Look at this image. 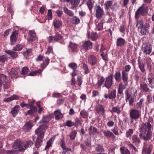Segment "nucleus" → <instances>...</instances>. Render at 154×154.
Masks as SVG:
<instances>
[{
  "mask_svg": "<svg viewBox=\"0 0 154 154\" xmlns=\"http://www.w3.org/2000/svg\"><path fill=\"white\" fill-rule=\"evenodd\" d=\"M151 127L150 121L149 120H148L145 123L142 124L139 129V136L141 139L147 141L151 139L152 135Z\"/></svg>",
  "mask_w": 154,
  "mask_h": 154,
  "instance_id": "obj_1",
  "label": "nucleus"
},
{
  "mask_svg": "<svg viewBox=\"0 0 154 154\" xmlns=\"http://www.w3.org/2000/svg\"><path fill=\"white\" fill-rule=\"evenodd\" d=\"M48 122L44 121L43 124L40 125L35 131V134L38 136L35 143V146L37 148H39L42 145L45 133L48 128Z\"/></svg>",
  "mask_w": 154,
  "mask_h": 154,
  "instance_id": "obj_2",
  "label": "nucleus"
},
{
  "mask_svg": "<svg viewBox=\"0 0 154 154\" xmlns=\"http://www.w3.org/2000/svg\"><path fill=\"white\" fill-rule=\"evenodd\" d=\"M33 144V143L31 140H25L22 142L20 140L15 141L13 146V148L20 152H23L28 147H31Z\"/></svg>",
  "mask_w": 154,
  "mask_h": 154,
  "instance_id": "obj_3",
  "label": "nucleus"
},
{
  "mask_svg": "<svg viewBox=\"0 0 154 154\" xmlns=\"http://www.w3.org/2000/svg\"><path fill=\"white\" fill-rule=\"evenodd\" d=\"M149 11L148 7L146 6V3H143L137 9L135 12L134 17L138 20L141 16H145L147 14Z\"/></svg>",
  "mask_w": 154,
  "mask_h": 154,
  "instance_id": "obj_4",
  "label": "nucleus"
},
{
  "mask_svg": "<svg viewBox=\"0 0 154 154\" xmlns=\"http://www.w3.org/2000/svg\"><path fill=\"white\" fill-rule=\"evenodd\" d=\"M113 74H111L105 78L103 87L109 89L113 86Z\"/></svg>",
  "mask_w": 154,
  "mask_h": 154,
  "instance_id": "obj_5",
  "label": "nucleus"
},
{
  "mask_svg": "<svg viewBox=\"0 0 154 154\" xmlns=\"http://www.w3.org/2000/svg\"><path fill=\"white\" fill-rule=\"evenodd\" d=\"M95 15L98 20L101 19L104 14V12L103 9L99 5H96L94 8Z\"/></svg>",
  "mask_w": 154,
  "mask_h": 154,
  "instance_id": "obj_6",
  "label": "nucleus"
},
{
  "mask_svg": "<svg viewBox=\"0 0 154 154\" xmlns=\"http://www.w3.org/2000/svg\"><path fill=\"white\" fill-rule=\"evenodd\" d=\"M93 43L90 41H83L81 46V50L84 53L87 52L89 50L92 49Z\"/></svg>",
  "mask_w": 154,
  "mask_h": 154,
  "instance_id": "obj_7",
  "label": "nucleus"
},
{
  "mask_svg": "<svg viewBox=\"0 0 154 154\" xmlns=\"http://www.w3.org/2000/svg\"><path fill=\"white\" fill-rule=\"evenodd\" d=\"M141 116V112L135 109H131L130 111V116L131 119L136 120Z\"/></svg>",
  "mask_w": 154,
  "mask_h": 154,
  "instance_id": "obj_8",
  "label": "nucleus"
},
{
  "mask_svg": "<svg viewBox=\"0 0 154 154\" xmlns=\"http://www.w3.org/2000/svg\"><path fill=\"white\" fill-rule=\"evenodd\" d=\"M152 47L151 45L147 43H143L142 50L146 54H149L152 51Z\"/></svg>",
  "mask_w": 154,
  "mask_h": 154,
  "instance_id": "obj_9",
  "label": "nucleus"
},
{
  "mask_svg": "<svg viewBox=\"0 0 154 154\" xmlns=\"http://www.w3.org/2000/svg\"><path fill=\"white\" fill-rule=\"evenodd\" d=\"M69 68L73 70L72 76H75L78 73L79 71L77 69L78 66L77 63L74 62L70 63L68 65Z\"/></svg>",
  "mask_w": 154,
  "mask_h": 154,
  "instance_id": "obj_10",
  "label": "nucleus"
},
{
  "mask_svg": "<svg viewBox=\"0 0 154 154\" xmlns=\"http://www.w3.org/2000/svg\"><path fill=\"white\" fill-rule=\"evenodd\" d=\"M88 61L89 64L91 66H94L98 63L97 59L94 55H89L88 57Z\"/></svg>",
  "mask_w": 154,
  "mask_h": 154,
  "instance_id": "obj_11",
  "label": "nucleus"
},
{
  "mask_svg": "<svg viewBox=\"0 0 154 154\" xmlns=\"http://www.w3.org/2000/svg\"><path fill=\"white\" fill-rule=\"evenodd\" d=\"M103 97L106 100L108 98L109 99H115L116 97V90L114 89L112 91H109V94H105Z\"/></svg>",
  "mask_w": 154,
  "mask_h": 154,
  "instance_id": "obj_12",
  "label": "nucleus"
},
{
  "mask_svg": "<svg viewBox=\"0 0 154 154\" xmlns=\"http://www.w3.org/2000/svg\"><path fill=\"white\" fill-rule=\"evenodd\" d=\"M122 80L125 85H127L128 84L129 82V76L128 73L126 72L125 71L123 70L122 71L121 73Z\"/></svg>",
  "mask_w": 154,
  "mask_h": 154,
  "instance_id": "obj_13",
  "label": "nucleus"
},
{
  "mask_svg": "<svg viewBox=\"0 0 154 154\" xmlns=\"http://www.w3.org/2000/svg\"><path fill=\"white\" fill-rule=\"evenodd\" d=\"M140 90L144 92L147 93L151 92L152 90L149 88L147 84L144 82L141 83L140 84Z\"/></svg>",
  "mask_w": 154,
  "mask_h": 154,
  "instance_id": "obj_14",
  "label": "nucleus"
},
{
  "mask_svg": "<svg viewBox=\"0 0 154 154\" xmlns=\"http://www.w3.org/2000/svg\"><path fill=\"white\" fill-rule=\"evenodd\" d=\"M29 38L28 42H32L36 40V33L34 30H30L28 32Z\"/></svg>",
  "mask_w": 154,
  "mask_h": 154,
  "instance_id": "obj_15",
  "label": "nucleus"
},
{
  "mask_svg": "<svg viewBox=\"0 0 154 154\" xmlns=\"http://www.w3.org/2000/svg\"><path fill=\"white\" fill-rule=\"evenodd\" d=\"M33 126V122L31 120L26 122L23 127V129L25 132H28Z\"/></svg>",
  "mask_w": 154,
  "mask_h": 154,
  "instance_id": "obj_16",
  "label": "nucleus"
},
{
  "mask_svg": "<svg viewBox=\"0 0 154 154\" xmlns=\"http://www.w3.org/2000/svg\"><path fill=\"white\" fill-rule=\"evenodd\" d=\"M138 63V67L140 70L143 73H146V69H145V62H143L142 60H141L139 59L137 60Z\"/></svg>",
  "mask_w": 154,
  "mask_h": 154,
  "instance_id": "obj_17",
  "label": "nucleus"
},
{
  "mask_svg": "<svg viewBox=\"0 0 154 154\" xmlns=\"http://www.w3.org/2000/svg\"><path fill=\"white\" fill-rule=\"evenodd\" d=\"M78 46V45L77 44L73 43L72 42H70L69 47L74 54H75L78 52L79 51Z\"/></svg>",
  "mask_w": 154,
  "mask_h": 154,
  "instance_id": "obj_18",
  "label": "nucleus"
},
{
  "mask_svg": "<svg viewBox=\"0 0 154 154\" xmlns=\"http://www.w3.org/2000/svg\"><path fill=\"white\" fill-rule=\"evenodd\" d=\"M125 44V39L121 37L117 38L116 42V46L117 47H123Z\"/></svg>",
  "mask_w": 154,
  "mask_h": 154,
  "instance_id": "obj_19",
  "label": "nucleus"
},
{
  "mask_svg": "<svg viewBox=\"0 0 154 154\" xmlns=\"http://www.w3.org/2000/svg\"><path fill=\"white\" fill-rule=\"evenodd\" d=\"M102 132L104 134V136L108 138H114L115 137V136L114 134L112 132L108 130H103Z\"/></svg>",
  "mask_w": 154,
  "mask_h": 154,
  "instance_id": "obj_20",
  "label": "nucleus"
},
{
  "mask_svg": "<svg viewBox=\"0 0 154 154\" xmlns=\"http://www.w3.org/2000/svg\"><path fill=\"white\" fill-rule=\"evenodd\" d=\"M132 143L135 145H138L141 142L140 137L137 134H134L131 137Z\"/></svg>",
  "mask_w": 154,
  "mask_h": 154,
  "instance_id": "obj_21",
  "label": "nucleus"
},
{
  "mask_svg": "<svg viewBox=\"0 0 154 154\" xmlns=\"http://www.w3.org/2000/svg\"><path fill=\"white\" fill-rule=\"evenodd\" d=\"M88 132L90 135L93 137L95 134H98V131L96 128L91 126L88 129Z\"/></svg>",
  "mask_w": 154,
  "mask_h": 154,
  "instance_id": "obj_22",
  "label": "nucleus"
},
{
  "mask_svg": "<svg viewBox=\"0 0 154 154\" xmlns=\"http://www.w3.org/2000/svg\"><path fill=\"white\" fill-rule=\"evenodd\" d=\"M54 27L55 29H59L62 25V22L61 20L57 18L54 19L53 22Z\"/></svg>",
  "mask_w": 154,
  "mask_h": 154,
  "instance_id": "obj_23",
  "label": "nucleus"
},
{
  "mask_svg": "<svg viewBox=\"0 0 154 154\" xmlns=\"http://www.w3.org/2000/svg\"><path fill=\"white\" fill-rule=\"evenodd\" d=\"M149 27V24L148 23H145L144 27L140 28V32L142 35H146L148 32V30Z\"/></svg>",
  "mask_w": 154,
  "mask_h": 154,
  "instance_id": "obj_24",
  "label": "nucleus"
},
{
  "mask_svg": "<svg viewBox=\"0 0 154 154\" xmlns=\"http://www.w3.org/2000/svg\"><path fill=\"white\" fill-rule=\"evenodd\" d=\"M18 34V31L17 30H15L12 33L10 36V41L11 42H15L16 41Z\"/></svg>",
  "mask_w": 154,
  "mask_h": 154,
  "instance_id": "obj_25",
  "label": "nucleus"
},
{
  "mask_svg": "<svg viewBox=\"0 0 154 154\" xmlns=\"http://www.w3.org/2000/svg\"><path fill=\"white\" fill-rule=\"evenodd\" d=\"M18 69H17L12 68L11 71L9 72V75L11 79L16 78L17 77Z\"/></svg>",
  "mask_w": 154,
  "mask_h": 154,
  "instance_id": "obj_26",
  "label": "nucleus"
},
{
  "mask_svg": "<svg viewBox=\"0 0 154 154\" xmlns=\"http://www.w3.org/2000/svg\"><path fill=\"white\" fill-rule=\"evenodd\" d=\"M94 2H95L94 0H88L86 2V4L87 6L90 13L92 12Z\"/></svg>",
  "mask_w": 154,
  "mask_h": 154,
  "instance_id": "obj_27",
  "label": "nucleus"
},
{
  "mask_svg": "<svg viewBox=\"0 0 154 154\" xmlns=\"http://www.w3.org/2000/svg\"><path fill=\"white\" fill-rule=\"evenodd\" d=\"M20 106L18 105L15 106L11 109V113L13 117H15L19 112Z\"/></svg>",
  "mask_w": 154,
  "mask_h": 154,
  "instance_id": "obj_28",
  "label": "nucleus"
},
{
  "mask_svg": "<svg viewBox=\"0 0 154 154\" xmlns=\"http://www.w3.org/2000/svg\"><path fill=\"white\" fill-rule=\"evenodd\" d=\"M97 111L98 113L100 114L102 116L105 115V110L102 105H99L98 106L97 108Z\"/></svg>",
  "mask_w": 154,
  "mask_h": 154,
  "instance_id": "obj_29",
  "label": "nucleus"
},
{
  "mask_svg": "<svg viewBox=\"0 0 154 154\" xmlns=\"http://www.w3.org/2000/svg\"><path fill=\"white\" fill-rule=\"evenodd\" d=\"M6 53L11 56L12 59H15L18 57V54L17 52L12 51L11 50H6L5 51Z\"/></svg>",
  "mask_w": 154,
  "mask_h": 154,
  "instance_id": "obj_30",
  "label": "nucleus"
},
{
  "mask_svg": "<svg viewBox=\"0 0 154 154\" xmlns=\"http://www.w3.org/2000/svg\"><path fill=\"white\" fill-rule=\"evenodd\" d=\"M50 59L48 57H46L44 60H43V62L41 64V69H43L48 65L49 63Z\"/></svg>",
  "mask_w": 154,
  "mask_h": 154,
  "instance_id": "obj_31",
  "label": "nucleus"
},
{
  "mask_svg": "<svg viewBox=\"0 0 154 154\" xmlns=\"http://www.w3.org/2000/svg\"><path fill=\"white\" fill-rule=\"evenodd\" d=\"M54 114L55 116V119L57 120L61 119L63 117V115L59 109L55 110L54 111Z\"/></svg>",
  "mask_w": 154,
  "mask_h": 154,
  "instance_id": "obj_32",
  "label": "nucleus"
},
{
  "mask_svg": "<svg viewBox=\"0 0 154 154\" xmlns=\"http://www.w3.org/2000/svg\"><path fill=\"white\" fill-rule=\"evenodd\" d=\"M81 2V0H71L70 4L71 5V8L74 9L77 7Z\"/></svg>",
  "mask_w": 154,
  "mask_h": 154,
  "instance_id": "obj_33",
  "label": "nucleus"
},
{
  "mask_svg": "<svg viewBox=\"0 0 154 154\" xmlns=\"http://www.w3.org/2000/svg\"><path fill=\"white\" fill-rule=\"evenodd\" d=\"M114 77L116 82H120L122 80V76L121 72L119 71H117L116 72Z\"/></svg>",
  "mask_w": 154,
  "mask_h": 154,
  "instance_id": "obj_34",
  "label": "nucleus"
},
{
  "mask_svg": "<svg viewBox=\"0 0 154 154\" xmlns=\"http://www.w3.org/2000/svg\"><path fill=\"white\" fill-rule=\"evenodd\" d=\"M19 98L17 95L14 94L9 97L5 98L4 100L5 102H9L14 100H18Z\"/></svg>",
  "mask_w": 154,
  "mask_h": 154,
  "instance_id": "obj_35",
  "label": "nucleus"
},
{
  "mask_svg": "<svg viewBox=\"0 0 154 154\" xmlns=\"http://www.w3.org/2000/svg\"><path fill=\"white\" fill-rule=\"evenodd\" d=\"M153 145L150 144H149L147 148H144L143 149V151L146 154H151L152 150Z\"/></svg>",
  "mask_w": 154,
  "mask_h": 154,
  "instance_id": "obj_36",
  "label": "nucleus"
},
{
  "mask_svg": "<svg viewBox=\"0 0 154 154\" xmlns=\"http://www.w3.org/2000/svg\"><path fill=\"white\" fill-rule=\"evenodd\" d=\"M37 112V109H30L26 113L25 115L27 116L28 115L32 116L34 115Z\"/></svg>",
  "mask_w": 154,
  "mask_h": 154,
  "instance_id": "obj_37",
  "label": "nucleus"
},
{
  "mask_svg": "<svg viewBox=\"0 0 154 154\" xmlns=\"http://www.w3.org/2000/svg\"><path fill=\"white\" fill-rule=\"evenodd\" d=\"M120 109V107L118 106H114L112 108L111 110H110V112L112 113H116L118 115L122 112Z\"/></svg>",
  "mask_w": 154,
  "mask_h": 154,
  "instance_id": "obj_38",
  "label": "nucleus"
},
{
  "mask_svg": "<svg viewBox=\"0 0 154 154\" xmlns=\"http://www.w3.org/2000/svg\"><path fill=\"white\" fill-rule=\"evenodd\" d=\"M121 154H130V152L128 149L124 146H122L120 148Z\"/></svg>",
  "mask_w": 154,
  "mask_h": 154,
  "instance_id": "obj_39",
  "label": "nucleus"
},
{
  "mask_svg": "<svg viewBox=\"0 0 154 154\" xmlns=\"http://www.w3.org/2000/svg\"><path fill=\"white\" fill-rule=\"evenodd\" d=\"M64 12L70 17H73L74 13L72 11L69 10L66 7H64L63 8Z\"/></svg>",
  "mask_w": 154,
  "mask_h": 154,
  "instance_id": "obj_40",
  "label": "nucleus"
},
{
  "mask_svg": "<svg viewBox=\"0 0 154 154\" xmlns=\"http://www.w3.org/2000/svg\"><path fill=\"white\" fill-rule=\"evenodd\" d=\"M7 81V76L3 74H0V86Z\"/></svg>",
  "mask_w": 154,
  "mask_h": 154,
  "instance_id": "obj_41",
  "label": "nucleus"
},
{
  "mask_svg": "<svg viewBox=\"0 0 154 154\" xmlns=\"http://www.w3.org/2000/svg\"><path fill=\"white\" fill-rule=\"evenodd\" d=\"M55 35L53 36L54 41L55 42H57L62 38L63 37L58 32H56Z\"/></svg>",
  "mask_w": 154,
  "mask_h": 154,
  "instance_id": "obj_42",
  "label": "nucleus"
},
{
  "mask_svg": "<svg viewBox=\"0 0 154 154\" xmlns=\"http://www.w3.org/2000/svg\"><path fill=\"white\" fill-rule=\"evenodd\" d=\"M148 80L149 84H148L149 87L152 89L154 88V78L149 77Z\"/></svg>",
  "mask_w": 154,
  "mask_h": 154,
  "instance_id": "obj_43",
  "label": "nucleus"
},
{
  "mask_svg": "<svg viewBox=\"0 0 154 154\" xmlns=\"http://www.w3.org/2000/svg\"><path fill=\"white\" fill-rule=\"evenodd\" d=\"M105 79L103 76H101L98 79V81L97 83L98 88L101 87V85L104 82Z\"/></svg>",
  "mask_w": 154,
  "mask_h": 154,
  "instance_id": "obj_44",
  "label": "nucleus"
},
{
  "mask_svg": "<svg viewBox=\"0 0 154 154\" xmlns=\"http://www.w3.org/2000/svg\"><path fill=\"white\" fill-rule=\"evenodd\" d=\"M112 4V1H106L104 4L105 9L106 11L109 9Z\"/></svg>",
  "mask_w": 154,
  "mask_h": 154,
  "instance_id": "obj_45",
  "label": "nucleus"
},
{
  "mask_svg": "<svg viewBox=\"0 0 154 154\" xmlns=\"http://www.w3.org/2000/svg\"><path fill=\"white\" fill-rule=\"evenodd\" d=\"M29 72V69L27 66H25L21 69V70L20 72L21 74L25 75L27 74Z\"/></svg>",
  "mask_w": 154,
  "mask_h": 154,
  "instance_id": "obj_46",
  "label": "nucleus"
},
{
  "mask_svg": "<svg viewBox=\"0 0 154 154\" xmlns=\"http://www.w3.org/2000/svg\"><path fill=\"white\" fill-rule=\"evenodd\" d=\"M95 149L97 152H99V154L104 151L103 146L100 144L97 145Z\"/></svg>",
  "mask_w": 154,
  "mask_h": 154,
  "instance_id": "obj_47",
  "label": "nucleus"
},
{
  "mask_svg": "<svg viewBox=\"0 0 154 154\" xmlns=\"http://www.w3.org/2000/svg\"><path fill=\"white\" fill-rule=\"evenodd\" d=\"M136 27L138 29H140L144 26V22L142 20H137V21Z\"/></svg>",
  "mask_w": 154,
  "mask_h": 154,
  "instance_id": "obj_48",
  "label": "nucleus"
},
{
  "mask_svg": "<svg viewBox=\"0 0 154 154\" xmlns=\"http://www.w3.org/2000/svg\"><path fill=\"white\" fill-rule=\"evenodd\" d=\"M144 100V99L143 98H141L140 99L139 102L137 103L135 105L137 109H141V108Z\"/></svg>",
  "mask_w": 154,
  "mask_h": 154,
  "instance_id": "obj_49",
  "label": "nucleus"
},
{
  "mask_svg": "<svg viewBox=\"0 0 154 154\" xmlns=\"http://www.w3.org/2000/svg\"><path fill=\"white\" fill-rule=\"evenodd\" d=\"M98 37V35L96 32H92L90 35V38L93 41H96Z\"/></svg>",
  "mask_w": 154,
  "mask_h": 154,
  "instance_id": "obj_50",
  "label": "nucleus"
},
{
  "mask_svg": "<svg viewBox=\"0 0 154 154\" xmlns=\"http://www.w3.org/2000/svg\"><path fill=\"white\" fill-rule=\"evenodd\" d=\"M73 123L74 126L76 128H77L79 126L81 125L82 124L80 119L78 118H75V122H73Z\"/></svg>",
  "mask_w": 154,
  "mask_h": 154,
  "instance_id": "obj_51",
  "label": "nucleus"
},
{
  "mask_svg": "<svg viewBox=\"0 0 154 154\" xmlns=\"http://www.w3.org/2000/svg\"><path fill=\"white\" fill-rule=\"evenodd\" d=\"M42 70L41 69H39L37 70H35L33 72H31L29 74V75L30 76H34L41 73L42 72Z\"/></svg>",
  "mask_w": 154,
  "mask_h": 154,
  "instance_id": "obj_52",
  "label": "nucleus"
},
{
  "mask_svg": "<svg viewBox=\"0 0 154 154\" xmlns=\"http://www.w3.org/2000/svg\"><path fill=\"white\" fill-rule=\"evenodd\" d=\"M83 69L84 70V73L85 74H88L90 72V70L88 65L85 63L83 64Z\"/></svg>",
  "mask_w": 154,
  "mask_h": 154,
  "instance_id": "obj_53",
  "label": "nucleus"
},
{
  "mask_svg": "<svg viewBox=\"0 0 154 154\" xmlns=\"http://www.w3.org/2000/svg\"><path fill=\"white\" fill-rule=\"evenodd\" d=\"M80 114L83 118H87L88 116V113L85 109L82 110Z\"/></svg>",
  "mask_w": 154,
  "mask_h": 154,
  "instance_id": "obj_54",
  "label": "nucleus"
},
{
  "mask_svg": "<svg viewBox=\"0 0 154 154\" xmlns=\"http://www.w3.org/2000/svg\"><path fill=\"white\" fill-rule=\"evenodd\" d=\"M23 46L22 45H17L13 47V50L15 51H20L23 49Z\"/></svg>",
  "mask_w": 154,
  "mask_h": 154,
  "instance_id": "obj_55",
  "label": "nucleus"
},
{
  "mask_svg": "<svg viewBox=\"0 0 154 154\" xmlns=\"http://www.w3.org/2000/svg\"><path fill=\"white\" fill-rule=\"evenodd\" d=\"M73 23L75 25L79 24L80 23V19L76 16H73L72 19Z\"/></svg>",
  "mask_w": 154,
  "mask_h": 154,
  "instance_id": "obj_56",
  "label": "nucleus"
},
{
  "mask_svg": "<svg viewBox=\"0 0 154 154\" xmlns=\"http://www.w3.org/2000/svg\"><path fill=\"white\" fill-rule=\"evenodd\" d=\"M61 141L62 142L61 144H60L61 148L64 150L66 151H71V149L66 147L65 146V144L63 142L64 141L63 139L61 140Z\"/></svg>",
  "mask_w": 154,
  "mask_h": 154,
  "instance_id": "obj_57",
  "label": "nucleus"
},
{
  "mask_svg": "<svg viewBox=\"0 0 154 154\" xmlns=\"http://www.w3.org/2000/svg\"><path fill=\"white\" fill-rule=\"evenodd\" d=\"M133 130L132 129H130L127 131L125 134V137L127 138L130 137L133 133Z\"/></svg>",
  "mask_w": 154,
  "mask_h": 154,
  "instance_id": "obj_58",
  "label": "nucleus"
},
{
  "mask_svg": "<svg viewBox=\"0 0 154 154\" xmlns=\"http://www.w3.org/2000/svg\"><path fill=\"white\" fill-rule=\"evenodd\" d=\"M128 145L131 149H132L133 151V150H134V152H136L138 150L134 145L131 143L130 142H129L128 144Z\"/></svg>",
  "mask_w": 154,
  "mask_h": 154,
  "instance_id": "obj_59",
  "label": "nucleus"
},
{
  "mask_svg": "<svg viewBox=\"0 0 154 154\" xmlns=\"http://www.w3.org/2000/svg\"><path fill=\"white\" fill-rule=\"evenodd\" d=\"M125 94L126 96L125 97V101L126 102L128 101V100L129 99L132 97L131 95L130 94L128 90H126L125 92Z\"/></svg>",
  "mask_w": 154,
  "mask_h": 154,
  "instance_id": "obj_60",
  "label": "nucleus"
},
{
  "mask_svg": "<svg viewBox=\"0 0 154 154\" xmlns=\"http://www.w3.org/2000/svg\"><path fill=\"white\" fill-rule=\"evenodd\" d=\"M77 134V131L75 130L73 131L70 133V137L71 140H74Z\"/></svg>",
  "mask_w": 154,
  "mask_h": 154,
  "instance_id": "obj_61",
  "label": "nucleus"
},
{
  "mask_svg": "<svg viewBox=\"0 0 154 154\" xmlns=\"http://www.w3.org/2000/svg\"><path fill=\"white\" fill-rule=\"evenodd\" d=\"M82 82V78L79 76H78L76 81V83L78 86L80 87Z\"/></svg>",
  "mask_w": 154,
  "mask_h": 154,
  "instance_id": "obj_62",
  "label": "nucleus"
},
{
  "mask_svg": "<svg viewBox=\"0 0 154 154\" xmlns=\"http://www.w3.org/2000/svg\"><path fill=\"white\" fill-rule=\"evenodd\" d=\"M103 23L101 22L99 23L96 26V30L98 31L101 30L103 29Z\"/></svg>",
  "mask_w": 154,
  "mask_h": 154,
  "instance_id": "obj_63",
  "label": "nucleus"
},
{
  "mask_svg": "<svg viewBox=\"0 0 154 154\" xmlns=\"http://www.w3.org/2000/svg\"><path fill=\"white\" fill-rule=\"evenodd\" d=\"M85 144L86 146L88 147H91V139H87L84 141Z\"/></svg>",
  "mask_w": 154,
  "mask_h": 154,
  "instance_id": "obj_64",
  "label": "nucleus"
}]
</instances>
